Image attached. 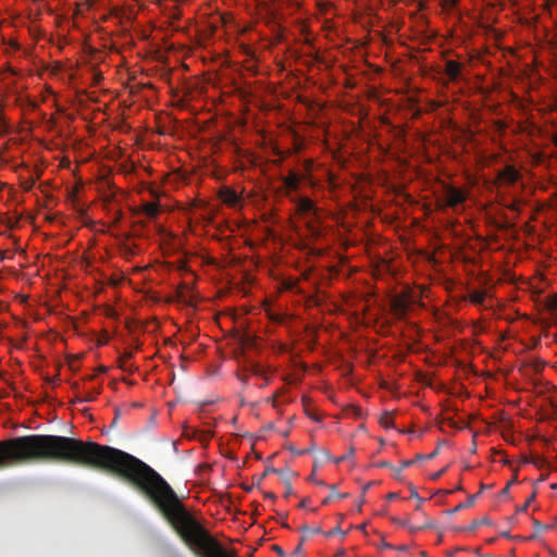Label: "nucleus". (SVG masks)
Returning a JSON list of instances; mask_svg holds the SVG:
<instances>
[{"mask_svg": "<svg viewBox=\"0 0 557 557\" xmlns=\"http://www.w3.org/2000/svg\"><path fill=\"white\" fill-rule=\"evenodd\" d=\"M39 461H58L112 472L149 498L196 555L237 557L235 550L227 552L184 508L176 493L154 469L126 451L92 441L39 434L36 462Z\"/></svg>", "mask_w": 557, "mask_h": 557, "instance_id": "f257e3e1", "label": "nucleus"}, {"mask_svg": "<svg viewBox=\"0 0 557 557\" xmlns=\"http://www.w3.org/2000/svg\"><path fill=\"white\" fill-rule=\"evenodd\" d=\"M38 435L32 434L0 441V469L36 462Z\"/></svg>", "mask_w": 557, "mask_h": 557, "instance_id": "f03ea898", "label": "nucleus"}, {"mask_svg": "<svg viewBox=\"0 0 557 557\" xmlns=\"http://www.w3.org/2000/svg\"><path fill=\"white\" fill-rule=\"evenodd\" d=\"M444 190V205L449 208H454L466 200V194L451 185L445 184Z\"/></svg>", "mask_w": 557, "mask_h": 557, "instance_id": "7ed1b4c3", "label": "nucleus"}, {"mask_svg": "<svg viewBox=\"0 0 557 557\" xmlns=\"http://www.w3.org/2000/svg\"><path fill=\"white\" fill-rule=\"evenodd\" d=\"M521 177V174L513 165H506L497 173V180L504 185H513Z\"/></svg>", "mask_w": 557, "mask_h": 557, "instance_id": "20e7f679", "label": "nucleus"}, {"mask_svg": "<svg viewBox=\"0 0 557 557\" xmlns=\"http://www.w3.org/2000/svg\"><path fill=\"white\" fill-rule=\"evenodd\" d=\"M297 211L302 215H310L313 219H318V208L315 207L314 202L307 198L302 197L299 198L297 201Z\"/></svg>", "mask_w": 557, "mask_h": 557, "instance_id": "39448f33", "label": "nucleus"}, {"mask_svg": "<svg viewBox=\"0 0 557 557\" xmlns=\"http://www.w3.org/2000/svg\"><path fill=\"white\" fill-rule=\"evenodd\" d=\"M445 74L450 81H457L461 75V64L454 60H448L445 63Z\"/></svg>", "mask_w": 557, "mask_h": 557, "instance_id": "423d86ee", "label": "nucleus"}, {"mask_svg": "<svg viewBox=\"0 0 557 557\" xmlns=\"http://www.w3.org/2000/svg\"><path fill=\"white\" fill-rule=\"evenodd\" d=\"M392 307H393V310L395 311V313L399 318H403L406 315L407 311L409 310V302L405 298L398 297L393 300Z\"/></svg>", "mask_w": 557, "mask_h": 557, "instance_id": "0eeeda50", "label": "nucleus"}, {"mask_svg": "<svg viewBox=\"0 0 557 557\" xmlns=\"http://www.w3.org/2000/svg\"><path fill=\"white\" fill-rule=\"evenodd\" d=\"M141 212L149 219L156 218L159 212V205L157 202H146L141 206Z\"/></svg>", "mask_w": 557, "mask_h": 557, "instance_id": "6e6552de", "label": "nucleus"}, {"mask_svg": "<svg viewBox=\"0 0 557 557\" xmlns=\"http://www.w3.org/2000/svg\"><path fill=\"white\" fill-rule=\"evenodd\" d=\"M283 183L288 190H296L299 186V177L295 172H289V174L283 178Z\"/></svg>", "mask_w": 557, "mask_h": 557, "instance_id": "1a4fd4ad", "label": "nucleus"}, {"mask_svg": "<svg viewBox=\"0 0 557 557\" xmlns=\"http://www.w3.org/2000/svg\"><path fill=\"white\" fill-rule=\"evenodd\" d=\"M133 355L129 351L124 352L117 359L119 367L124 371H131V364L128 363L132 359Z\"/></svg>", "mask_w": 557, "mask_h": 557, "instance_id": "9d476101", "label": "nucleus"}, {"mask_svg": "<svg viewBox=\"0 0 557 557\" xmlns=\"http://www.w3.org/2000/svg\"><path fill=\"white\" fill-rule=\"evenodd\" d=\"M329 487L331 490V494L325 499H323L322 505L330 504L333 498H346V497H348V494H346V493H338V492H336V486L335 485H330Z\"/></svg>", "mask_w": 557, "mask_h": 557, "instance_id": "9b49d317", "label": "nucleus"}, {"mask_svg": "<svg viewBox=\"0 0 557 557\" xmlns=\"http://www.w3.org/2000/svg\"><path fill=\"white\" fill-rule=\"evenodd\" d=\"M299 531L302 533L301 542L306 541L307 534H319L322 533V529L320 527L311 528L309 525H301Z\"/></svg>", "mask_w": 557, "mask_h": 557, "instance_id": "f8f14e48", "label": "nucleus"}, {"mask_svg": "<svg viewBox=\"0 0 557 557\" xmlns=\"http://www.w3.org/2000/svg\"><path fill=\"white\" fill-rule=\"evenodd\" d=\"M222 198L225 203L233 206V205L237 203L239 197L236 191L226 190L223 194Z\"/></svg>", "mask_w": 557, "mask_h": 557, "instance_id": "ddd939ff", "label": "nucleus"}, {"mask_svg": "<svg viewBox=\"0 0 557 557\" xmlns=\"http://www.w3.org/2000/svg\"><path fill=\"white\" fill-rule=\"evenodd\" d=\"M486 297V293L484 290H474L470 294L471 302L475 305H481L484 302Z\"/></svg>", "mask_w": 557, "mask_h": 557, "instance_id": "4468645a", "label": "nucleus"}, {"mask_svg": "<svg viewBox=\"0 0 557 557\" xmlns=\"http://www.w3.org/2000/svg\"><path fill=\"white\" fill-rule=\"evenodd\" d=\"M246 371L250 372L251 374H253L256 376H260V377L262 375H264V373H265L263 368L259 363H256V362L249 363L246 367Z\"/></svg>", "mask_w": 557, "mask_h": 557, "instance_id": "2eb2a0df", "label": "nucleus"}, {"mask_svg": "<svg viewBox=\"0 0 557 557\" xmlns=\"http://www.w3.org/2000/svg\"><path fill=\"white\" fill-rule=\"evenodd\" d=\"M414 463V460H404L399 468L394 469V478L396 480H401V471H405V468L410 467Z\"/></svg>", "mask_w": 557, "mask_h": 557, "instance_id": "dca6fc26", "label": "nucleus"}, {"mask_svg": "<svg viewBox=\"0 0 557 557\" xmlns=\"http://www.w3.org/2000/svg\"><path fill=\"white\" fill-rule=\"evenodd\" d=\"M475 497H476L475 495L469 496L468 499L465 503L458 504L450 512L455 513V512H458V511H460V510H462L465 508H468V507L472 506L473 503H474Z\"/></svg>", "mask_w": 557, "mask_h": 557, "instance_id": "f3484780", "label": "nucleus"}, {"mask_svg": "<svg viewBox=\"0 0 557 557\" xmlns=\"http://www.w3.org/2000/svg\"><path fill=\"white\" fill-rule=\"evenodd\" d=\"M380 423L386 429L392 428L394 425L392 413L387 411L384 412L380 418Z\"/></svg>", "mask_w": 557, "mask_h": 557, "instance_id": "a211bd4d", "label": "nucleus"}, {"mask_svg": "<svg viewBox=\"0 0 557 557\" xmlns=\"http://www.w3.org/2000/svg\"><path fill=\"white\" fill-rule=\"evenodd\" d=\"M270 473L283 474L282 470L275 469L273 467H267L264 472L257 479V484L259 485L261 481L269 475Z\"/></svg>", "mask_w": 557, "mask_h": 557, "instance_id": "6ab92c4d", "label": "nucleus"}, {"mask_svg": "<svg viewBox=\"0 0 557 557\" xmlns=\"http://www.w3.org/2000/svg\"><path fill=\"white\" fill-rule=\"evenodd\" d=\"M531 462L535 467H537L539 469L550 468L552 467L550 463L546 459H544L542 457H535V458L532 459Z\"/></svg>", "mask_w": 557, "mask_h": 557, "instance_id": "aec40b11", "label": "nucleus"}, {"mask_svg": "<svg viewBox=\"0 0 557 557\" xmlns=\"http://www.w3.org/2000/svg\"><path fill=\"white\" fill-rule=\"evenodd\" d=\"M92 70V84L98 85L103 79L102 73L95 69V66L91 67Z\"/></svg>", "mask_w": 557, "mask_h": 557, "instance_id": "412c9836", "label": "nucleus"}, {"mask_svg": "<svg viewBox=\"0 0 557 557\" xmlns=\"http://www.w3.org/2000/svg\"><path fill=\"white\" fill-rule=\"evenodd\" d=\"M98 394H99V392H98V391H97V392H95V394H92V393H87L84 397L78 398V399H77V401H79V403H88V401H92V400L95 399L96 395H98Z\"/></svg>", "mask_w": 557, "mask_h": 557, "instance_id": "4be33fe9", "label": "nucleus"}, {"mask_svg": "<svg viewBox=\"0 0 557 557\" xmlns=\"http://www.w3.org/2000/svg\"><path fill=\"white\" fill-rule=\"evenodd\" d=\"M283 474H278L281 479L283 480L284 484L288 480L290 482V478L294 475V473L289 469L282 470Z\"/></svg>", "mask_w": 557, "mask_h": 557, "instance_id": "5701e85b", "label": "nucleus"}, {"mask_svg": "<svg viewBox=\"0 0 557 557\" xmlns=\"http://www.w3.org/2000/svg\"><path fill=\"white\" fill-rule=\"evenodd\" d=\"M399 524L404 525V527H407L409 529V532L411 533H416L420 530H423L425 527H413V525H409L406 521H397Z\"/></svg>", "mask_w": 557, "mask_h": 557, "instance_id": "b1692460", "label": "nucleus"}, {"mask_svg": "<svg viewBox=\"0 0 557 557\" xmlns=\"http://www.w3.org/2000/svg\"><path fill=\"white\" fill-rule=\"evenodd\" d=\"M534 498L535 493H533L525 502H523V505L518 509V511H525L530 504L534 500Z\"/></svg>", "mask_w": 557, "mask_h": 557, "instance_id": "393cba45", "label": "nucleus"}, {"mask_svg": "<svg viewBox=\"0 0 557 557\" xmlns=\"http://www.w3.org/2000/svg\"><path fill=\"white\" fill-rule=\"evenodd\" d=\"M336 534H342V535H345L346 533L342 531V529L339 527H336L327 532L324 533V535L326 537H330V536H333V535H336Z\"/></svg>", "mask_w": 557, "mask_h": 557, "instance_id": "a878e982", "label": "nucleus"}, {"mask_svg": "<svg viewBox=\"0 0 557 557\" xmlns=\"http://www.w3.org/2000/svg\"><path fill=\"white\" fill-rule=\"evenodd\" d=\"M533 525H534L536 531H543V530L550 529V525L543 524L542 522H540L537 520H534Z\"/></svg>", "mask_w": 557, "mask_h": 557, "instance_id": "bb28decb", "label": "nucleus"}, {"mask_svg": "<svg viewBox=\"0 0 557 557\" xmlns=\"http://www.w3.org/2000/svg\"><path fill=\"white\" fill-rule=\"evenodd\" d=\"M436 454H437V450H434L430 455H421V454H419V455H417L414 461L416 460H420V459H432V458H434L436 456Z\"/></svg>", "mask_w": 557, "mask_h": 557, "instance_id": "cd10ccee", "label": "nucleus"}, {"mask_svg": "<svg viewBox=\"0 0 557 557\" xmlns=\"http://www.w3.org/2000/svg\"><path fill=\"white\" fill-rule=\"evenodd\" d=\"M293 493V487H292V484L290 482L287 480L286 483H285V493H284V496L285 497H288L289 495H292Z\"/></svg>", "mask_w": 557, "mask_h": 557, "instance_id": "c85d7f7f", "label": "nucleus"}, {"mask_svg": "<svg viewBox=\"0 0 557 557\" xmlns=\"http://www.w3.org/2000/svg\"><path fill=\"white\" fill-rule=\"evenodd\" d=\"M488 523V520L486 518L482 519L481 521H474L471 525V530H474L475 528H478L480 524H486Z\"/></svg>", "mask_w": 557, "mask_h": 557, "instance_id": "c756f323", "label": "nucleus"}, {"mask_svg": "<svg viewBox=\"0 0 557 557\" xmlns=\"http://www.w3.org/2000/svg\"><path fill=\"white\" fill-rule=\"evenodd\" d=\"M34 185H35V181H34V180H29V181H27V182H25V183L23 184V188H24L25 190H30V189L33 188V186H34Z\"/></svg>", "mask_w": 557, "mask_h": 557, "instance_id": "7c9ffc66", "label": "nucleus"}, {"mask_svg": "<svg viewBox=\"0 0 557 557\" xmlns=\"http://www.w3.org/2000/svg\"><path fill=\"white\" fill-rule=\"evenodd\" d=\"M375 467H377V468H393V466L388 461H379L377 463H375Z\"/></svg>", "mask_w": 557, "mask_h": 557, "instance_id": "2f4dec72", "label": "nucleus"}, {"mask_svg": "<svg viewBox=\"0 0 557 557\" xmlns=\"http://www.w3.org/2000/svg\"><path fill=\"white\" fill-rule=\"evenodd\" d=\"M411 497L412 498H416L419 503H422L423 499L419 496L418 492L416 491V488H412L411 490Z\"/></svg>", "mask_w": 557, "mask_h": 557, "instance_id": "473e14b6", "label": "nucleus"}, {"mask_svg": "<svg viewBox=\"0 0 557 557\" xmlns=\"http://www.w3.org/2000/svg\"><path fill=\"white\" fill-rule=\"evenodd\" d=\"M372 484H373L372 482H368L367 484L363 485V487H362V495L363 496H364L366 492L370 488V486Z\"/></svg>", "mask_w": 557, "mask_h": 557, "instance_id": "72a5a7b5", "label": "nucleus"}, {"mask_svg": "<svg viewBox=\"0 0 557 557\" xmlns=\"http://www.w3.org/2000/svg\"><path fill=\"white\" fill-rule=\"evenodd\" d=\"M238 379L242 381L244 385H247L248 383V376L247 375H238Z\"/></svg>", "mask_w": 557, "mask_h": 557, "instance_id": "f704fd0d", "label": "nucleus"}, {"mask_svg": "<svg viewBox=\"0 0 557 557\" xmlns=\"http://www.w3.org/2000/svg\"><path fill=\"white\" fill-rule=\"evenodd\" d=\"M310 230H311L312 235L320 236V231L318 228L310 225Z\"/></svg>", "mask_w": 557, "mask_h": 557, "instance_id": "c9c22d12", "label": "nucleus"}, {"mask_svg": "<svg viewBox=\"0 0 557 557\" xmlns=\"http://www.w3.org/2000/svg\"><path fill=\"white\" fill-rule=\"evenodd\" d=\"M261 377L263 379L261 387H263L269 384V377L267 376L265 373Z\"/></svg>", "mask_w": 557, "mask_h": 557, "instance_id": "e433bc0d", "label": "nucleus"}, {"mask_svg": "<svg viewBox=\"0 0 557 557\" xmlns=\"http://www.w3.org/2000/svg\"><path fill=\"white\" fill-rule=\"evenodd\" d=\"M264 497L269 498V499H274L275 495L273 493H271V492H267V493H264Z\"/></svg>", "mask_w": 557, "mask_h": 557, "instance_id": "4c0bfd02", "label": "nucleus"}, {"mask_svg": "<svg viewBox=\"0 0 557 557\" xmlns=\"http://www.w3.org/2000/svg\"><path fill=\"white\" fill-rule=\"evenodd\" d=\"M445 468L442 469L440 472H437L436 474L433 475V479H438L444 472H445Z\"/></svg>", "mask_w": 557, "mask_h": 557, "instance_id": "58836bf2", "label": "nucleus"}, {"mask_svg": "<svg viewBox=\"0 0 557 557\" xmlns=\"http://www.w3.org/2000/svg\"><path fill=\"white\" fill-rule=\"evenodd\" d=\"M302 543L304 542H300V544L295 548L294 554H300Z\"/></svg>", "mask_w": 557, "mask_h": 557, "instance_id": "ea45409f", "label": "nucleus"}, {"mask_svg": "<svg viewBox=\"0 0 557 557\" xmlns=\"http://www.w3.org/2000/svg\"><path fill=\"white\" fill-rule=\"evenodd\" d=\"M509 488H510V487H509V484H507V485L503 488L502 494H503V495L508 494Z\"/></svg>", "mask_w": 557, "mask_h": 557, "instance_id": "a19ab883", "label": "nucleus"}, {"mask_svg": "<svg viewBox=\"0 0 557 557\" xmlns=\"http://www.w3.org/2000/svg\"><path fill=\"white\" fill-rule=\"evenodd\" d=\"M363 503H364V496L362 495L360 502L358 503V510L359 511L361 510V506H362Z\"/></svg>", "mask_w": 557, "mask_h": 557, "instance_id": "79ce46f5", "label": "nucleus"}, {"mask_svg": "<svg viewBox=\"0 0 557 557\" xmlns=\"http://www.w3.org/2000/svg\"><path fill=\"white\" fill-rule=\"evenodd\" d=\"M121 219H122V212H121V211H117V212H116L115 222H119Z\"/></svg>", "mask_w": 557, "mask_h": 557, "instance_id": "37998d69", "label": "nucleus"}, {"mask_svg": "<svg viewBox=\"0 0 557 557\" xmlns=\"http://www.w3.org/2000/svg\"><path fill=\"white\" fill-rule=\"evenodd\" d=\"M396 497H397V494H396V493H389V494L387 495V498H388V499H395Z\"/></svg>", "mask_w": 557, "mask_h": 557, "instance_id": "c03bdc74", "label": "nucleus"}, {"mask_svg": "<svg viewBox=\"0 0 557 557\" xmlns=\"http://www.w3.org/2000/svg\"><path fill=\"white\" fill-rule=\"evenodd\" d=\"M517 481V475L513 476V479H511L507 484H509V487L515 484Z\"/></svg>", "mask_w": 557, "mask_h": 557, "instance_id": "a18cd8bd", "label": "nucleus"}, {"mask_svg": "<svg viewBox=\"0 0 557 557\" xmlns=\"http://www.w3.org/2000/svg\"><path fill=\"white\" fill-rule=\"evenodd\" d=\"M306 505H307V499H302V500L300 502V504H299V507H300V508H305V507H306Z\"/></svg>", "mask_w": 557, "mask_h": 557, "instance_id": "49530a36", "label": "nucleus"}, {"mask_svg": "<svg viewBox=\"0 0 557 557\" xmlns=\"http://www.w3.org/2000/svg\"><path fill=\"white\" fill-rule=\"evenodd\" d=\"M553 143L557 147V133L553 137Z\"/></svg>", "mask_w": 557, "mask_h": 557, "instance_id": "de8ad7c7", "label": "nucleus"}, {"mask_svg": "<svg viewBox=\"0 0 557 557\" xmlns=\"http://www.w3.org/2000/svg\"><path fill=\"white\" fill-rule=\"evenodd\" d=\"M399 550H403V552H406L407 550V546L403 545V546H399L398 547Z\"/></svg>", "mask_w": 557, "mask_h": 557, "instance_id": "09e8293b", "label": "nucleus"}, {"mask_svg": "<svg viewBox=\"0 0 557 557\" xmlns=\"http://www.w3.org/2000/svg\"><path fill=\"white\" fill-rule=\"evenodd\" d=\"M98 371H99V372H101V373H103V372H106V371H107V369H106L104 367H100Z\"/></svg>", "mask_w": 557, "mask_h": 557, "instance_id": "8fccbe9b", "label": "nucleus"}, {"mask_svg": "<svg viewBox=\"0 0 557 557\" xmlns=\"http://www.w3.org/2000/svg\"><path fill=\"white\" fill-rule=\"evenodd\" d=\"M94 377H95V375H87V376L85 377V380H92Z\"/></svg>", "mask_w": 557, "mask_h": 557, "instance_id": "3c124183", "label": "nucleus"}, {"mask_svg": "<svg viewBox=\"0 0 557 557\" xmlns=\"http://www.w3.org/2000/svg\"><path fill=\"white\" fill-rule=\"evenodd\" d=\"M480 557H497V556H494V555H480Z\"/></svg>", "mask_w": 557, "mask_h": 557, "instance_id": "603ef678", "label": "nucleus"}, {"mask_svg": "<svg viewBox=\"0 0 557 557\" xmlns=\"http://www.w3.org/2000/svg\"><path fill=\"white\" fill-rule=\"evenodd\" d=\"M546 478H547V476H546L545 474H542V476H541V479H540V480H541V481H545V480H546Z\"/></svg>", "mask_w": 557, "mask_h": 557, "instance_id": "864d4df0", "label": "nucleus"}, {"mask_svg": "<svg viewBox=\"0 0 557 557\" xmlns=\"http://www.w3.org/2000/svg\"><path fill=\"white\" fill-rule=\"evenodd\" d=\"M275 549H276V553L282 554V549L278 546H276Z\"/></svg>", "mask_w": 557, "mask_h": 557, "instance_id": "5fc2aeb1", "label": "nucleus"}, {"mask_svg": "<svg viewBox=\"0 0 557 557\" xmlns=\"http://www.w3.org/2000/svg\"><path fill=\"white\" fill-rule=\"evenodd\" d=\"M73 388H74V389H77V388H78V383H74V384H73Z\"/></svg>", "mask_w": 557, "mask_h": 557, "instance_id": "6e6d98bb", "label": "nucleus"}, {"mask_svg": "<svg viewBox=\"0 0 557 557\" xmlns=\"http://www.w3.org/2000/svg\"><path fill=\"white\" fill-rule=\"evenodd\" d=\"M421 504H422V503H419V502H418V504H417V506H416V509H420Z\"/></svg>", "mask_w": 557, "mask_h": 557, "instance_id": "4d7b16f0", "label": "nucleus"}, {"mask_svg": "<svg viewBox=\"0 0 557 557\" xmlns=\"http://www.w3.org/2000/svg\"><path fill=\"white\" fill-rule=\"evenodd\" d=\"M112 197H113V196H109V197H107L106 201H108V202H109V201H111Z\"/></svg>", "mask_w": 557, "mask_h": 557, "instance_id": "13d9d810", "label": "nucleus"}, {"mask_svg": "<svg viewBox=\"0 0 557 557\" xmlns=\"http://www.w3.org/2000/svg\"><path fill=\"white\" fill-rule=\"evenodd\" d=\"M344 459H345V457H341V458L337 459V462H339V461H342Z\"/></svg>", "mask_w": 557, "mask_h": 557, "instance_id": "bf43d9fd", "label": "nucleus"}, {"mask_svg": "<svg viewBox=\"0 0 557 557\" xmlns=\"http://www.w3.org/2000/svg\"><path fill=\"white\" fill-rule=\"evenodd\" d=\"M457 0H451V5H455Z\"/></svg>", "mask_w": 557, "mask_h": 557, "instance_id": "052dcab7", "label": "nucleus"}, {"mask_svg": "<svg viewBox=\"0 0 557 557\" xmlns=\"http://www.w3.org/2000/svg\"><path fill=\"white\" fill-rule=\"evenodd\" d=\"M309 480H314L313 474H311V475L309 476Z\"/></svg>", "mask_w": 557, "mask_h": 557, "instance_id": "680f3d73", "label": "nucleus"}, {"mask_svg": "<svg viewBox=\"0 0 557 557\" xmlns=\"http://www.w3.org/2000/svg\"><path fill=\"white\" fill-rule=\"evenodd\" d=\"M421 555H422L423 557H426V555H425V553H424V552H422V553H421Z\"/></svg>", "mask_w": 557, "mask_h": 557, "instance_id": "e2e57ef3", "label": "nucleus"}]
</instances>
